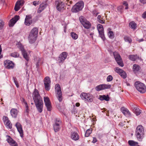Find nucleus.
<instances>
[{
	"mask_svg": "<svg viewBox=\"0 0 146 146\" xmlns=\"http://www.w3.org/2000/svg\"><path fill=\"white\" fill-rule=\"evenodd\" d=\"M32 97L37 109L39 113L43 110V102L38 90L35 88L32 94Z\"/></svg>",
	"mask_w": 146,
	"mask_h": 146,
	"instance_id": "f257e3e1",
	"label": "nucleus"
},
{
	"mask_svg": "<svg viewBox=\"0 0 146 146\" xmlns=\"http://www.w3.org/2000/svg\"><path fill=\"white\" fill-rule=\"evenodd\" d=\"M38 29L37 27L33 28L31 31L28 36L29 41L30 43L35 42L38 36Z\"/></svg>",
	"mask_w": 146,
	"mask_h": 146,
	"instance_id": "f03ea898",
	"label": "nucleus"
},
{
	"mask_svg": "<svg viewBox=\"0 0 146 146\" xmlns=\"http://www.w3.org/2000/svg\"><path fill=\"white\" fill-rule=\"evenodd\" d=\"M145 132L143 127L141 125H138L136 129L135 135L139 141H141L144 137Z\"/></svg>",
	"mask_w": 146,
	"mask_h": 146,
	"instance_id": "7ed1b4c3",
	"label": "nucleus"
},
{
	"mask_svg": "<svg viewBox=\"0 0 146 146\" xmlns=\"http://www.w3.org/2000/svg\"><path fill=\"white\" fill-rule=\"evenodd\" d=\"M84 6V3L83 1H79L72 7L71 11L72 12H78L82 10Z\"/></svg>",
	"mask_w": 146,
	"mask_h": 146,
	"instance_id": "20e7f679",
	"label": "nucleus"
},
{
	"mask_svg": "<svg viewBox=\"0 0 146 146\" xmlns=\"http://www.w3.org/2000/svg\"><path fill=\"white\" fill-rule=\"evenodd\" d=\"M135 87L136 89L141 93H144L146 91V87L143 83L139 82H135Z\"/></svg>",
	"mask_w": 146,
	"mask_h": 146,
	"instance_id": "39448f33",
	"label": "nucleus"
},
{
	"mask_svg": "<svg viewBox=\"0 0 146 146\" xmlns=\"http://www.w3.org/2000/svg\"><path fill=\"white\" fill-rule=\"evenodd\" d=\"M80 97L82 100L86 102H91L93 101V96L89 93L82 92L80 94Z\"/></svg>",
	"mask_w": 146,
	"mask_h": 146,
	"instance_id": "423d86ee",
	"label": "nucleus"
},
{
	"mask_svg": "<svg viewBox=\"0 0 146 146\" xmlns=\"http://www.w3.org/2000/svg\"><path fill=\"white\" fill-rule=\"evenodd\" d=\"M55 92L57 99L59 102H61L62 100V93L60 86L58 84L55 85Z\"/></svg>",
	"mask_w": 146,
	"mask_h": 146,
	"instance_id": "0eeeda50",
	"label": "nucleus"
},
{
	"mask_svg": "<svg viewBox=\"0 0 146 146\" xmlns=\"http://www.w3.org/2000/svg\"><path fill=\"white\" fill-rule=\"evenodd\" d=\"M113 54L114 58L118 64L121 66L123 67L124 66L123 63L120 55L116 52H113Z\"/></svg>",
	"mask_w": 146,
	"mask_h": 146,
	"instance_id": "6e6552de",
	"label": "nucleus"
},
{
	"mask_svg": "<svg viewBox=\"0 0 146 146\" xmlns=\"http://www.w3.org/2000/svg\"><path fill=\"white\" fill-rule=\"evenodd\" d=\"M43 82L45 90L47 91L49 90L50 87L51 82L49 77H46L44 79Z\"/></svg>",
	"mask_w": 146,
	"mask_h": 146,
	"instance_id": "1a4fd4ad",
	"label": "nucleus"
},
{
	"mask_svg": "<svg viewBox=\"0 0 146 146\" xmlns=\"http://www.w3.org/2000/svg\"><path fill=\"white\" fill-rule=\"evenodd\" d=\"M67 53L66 52H63L60 54L57 60L59 64L62 63L67 57Z\"/></svg>",
	"mask_w": 146,
	"mask_h": 146,
	"instance_id": "9d476101",
	"label": "nucleus"
},
{
	"mask_svg": "<svg viewBox=\"0 0 146 146\" xmlns=\"http://www.w3.org/2000/svg\"><path fill=\"white\" fill-rule=\"evenodd\" d=\"M110 84H100L96 86L95 90L98 91L106 89H109L111 87Z\"/></svg>",
	"mask_w": 146,
	"mask_h": 146,
	"instance_id": "9b49d317",
	"label": "nucleus"
},
{
	"mask_svg": "<svg viewBox=\"0 0 146 146\" xmlns=\"http://www.w3.org/2000/svg\"><path fill=\"white\" fill-rule=\"evenodd\" d=\"M44 101L47 110L49 111H51L52 107L49 98L48 97H44Z\"/></svg>",
	"mask_w": 146,
	"mask_h": 146,
	"instance_id": "f8f14e48",
	"label": "nucleus"
},
{
	"mask_svg": "<svg viewBox=\"0 0 146 146\" xmlns=\"http://www.w3.org/2000/svg\"><path fill=\"white\" fill-rule=\"evenodd\" d=\"M4 64L5 67L8 69H13L14 67V63L9 60L5 61Z\"/></svg>",
	"mask_w": 146,
	"mask_h": 146,
	"instance_id": "ddd939ff",
	"label": "nucleus"
},
{
	"mask_svg": "<svg viewBox=\"0 0 146 146\" xmlns=\"http://www.w3.org/2000/svg\"><path fill=\"white\" fill-rule=\"evenodd\" d=\"M115 71L117 73L119 74L120 75L124 78H125L126 77V72L123 70L120 69L118 67H116L115 69Z\"/></svg>",
	"mask_w": 146,
	"mask_h": 146,
	"instance_id": "4468645a",
	"label": "nucleus"
},
{
	"mask_svg": "<svg viewBox=\"0 0 146 146\" xmlns=\"http://www.w3.org/2000/svg\"><path fill=\"white\" fill-rule=\"evenodd\" d=\"M32 23V16L30 15H26L24 22L25 25L29 26L31 25Z\"/></svg>",
	"mask_w": 146,
	"mask_h": 146,
	"instance_id": "2eb2a0df",
	"label": "nucleus"
},
{
	"mask_svg": "<svg viewBox=\"0 0 146 146\" xmlns=\"http://www.w3.org/2000/svg\"><path fill=\"white\" fill-rule=\"evenodd\" d=\"M20 48L21 49V51L22 52V54L23 56V57L27 61V62H26V65L27 66L28 64L27 62L29 60V57L27 55V53L24 50L23 46H21Z\"/></svg>",
	"mask_w": 146,
	"mask_h": 146,
	"instance_id": "dca6fc26",
	"label": "nucleus"
},
{
	"mask_svg": "<svg viewBox=\"0 0 146 146\" xmlns=\"http://www.w3.org/2000/svg\"><path fill=\"white\" fill-rule=\"evenodd\" d=\"M8 138L7 139V141L8 143L11 146H18L17 143L11 137L9 136H7Z\"/></svg>",
	"mask_w": 146,
	"mask_h": 146,
	"instance_id": "f3484780",
	"label": "nucleus"
},
{
	"mask_svg": "<svg viewBox=\"0 0 146 146\" xmlns=\"http://www.w3.org/2000/svg\"><path fill=\"white\" fill-rule=\"evenodd\" d=\"M20 17L18 15H15L14 17L12 18L10 21L9 23V26L10 27L13 26L19 19Z\"/></svg>",
	"mask_w": 146,
	"mask_h": 146,
	"instance_id": "a211bd4d",
	"label": "nucleus"
},
{
	"mask_svg": "<svg viewBox=\"0 0 146 146\" xmlns=\"http://www.w3.org/2000/svg\"><path fill=\"white\" fill-rule=\"evenodd\" d=\"M64 7L65 5L64 3L60 1L58 2L57 4L56 8L58 11H61L64 9Z\"/></svg>",
	"mask_w": 146,
	"mask_h": 146,
	"instance_id": "6ab92c4d",
	"label": "nucleus"
},
{
	"mask_svg": "<svg viewBox=\"0 0 146 146\" xmlns=\"http://www.w3.org/2000/svg\"><path fill=\"white\" fill-rule=\"evenodd\" d=\"M19 133L20 136L23 137V131L22 129L21 124L19 122H17L15 125Z\"/></svg>",
	"mask_w": 146,
	"mask_h": 146,
	"instance_id": "aec40b11",
	"label": "nucleus"
},
{
	"mask_svg": "<svg viewBox=\"0 0 146 146\" xmlns=\"http://www.w3.org/2000/svg\"><path fill=\"white\" fill-rule=\"evenodd\" d=\"M61 122L59 119H56L55 120V132L59 131L61 128Z\"/></svg>",
	"mask_w": 146,
	"mask_h": 146,
	"instance_id": "412c9836",
	"label": "nucleus"
},
{
	"mask_svg": "<svg viewBox=\"0 0 146 146\" xmlns=\"http://www.w3.org/2000/svg\"><path fill=\"white\" fill-rule=\"evenodd\" d=\"M70 137L74 141H77L79 139V136L76 132L75 131L71 132Z\"/></svg>",
	"mask_w": 146,
	"mask_h": 146,
	"instance_id": "4be33fe9",
	"label": "nucleus"
},
{
	"mask_svg": "<svg viewBox=\"0 0 146 146\" xmlns=\"http://www.w3.org/2000/svg\"><path fill=\"white\" fill-rule=\"evenodd\" d=\"M98 99L102 101L105 100L106 101H108L109 100L110 98L108 95L106 96L104 95H99Z\"/></svg>",
	"mask_w": 146,
	"mask_h": 146,
	"instance_id": "5701e85b",
	"label": "nucleus"
},
{
	"mask_svg": "<svg viewBox=\"0 0 146 146\" xmlns=\"http://www.w3.org/2000/svg\"><path fill=\"white\" fill-rule=\"evenodd\" d=\"M141 69V68L138 64H134L133 65V70L135 73H137Z\"/></svg>",
	"mask_w": 146,
	"mask_h": 146,
	"instance_id": "b1692460",
	"label": "nucleus"
},
{
	"mask_svg": "<svg viewBox=\"0 0 146 146\" xmlns=\"http://www.w3.org/2000/svg\"><path fill=\"white\" fill-rule=\"evenodd\" d=\"M18 110L15 109H12L10 111L11 115L12 117L14 118L17 117L18 113Z\"/></svg>",
	"mask_w": 146,
	"mask_h": 146,
	"instance_id": "393cba45",
	"label": "nucleus"
},
{
	"mask_svg": "<svg viewBox=\"0 0 146 146\" xmlns=\"http://www.w3.org/2000/svg\"><path fill=\"white\" fill-rule=\"evenodd\" d=\"M46 7V5L45 4L42 3L40 4L39 8L38 9L37 12L38 13H40L44 10Z\"/></svg>",
	"mask_w": 146,
	"mask_h": 146,
	"instance_id": "a878e982",
	"label": "nucleus"
},
{
	"mask_svg": "<svg viewBox=\"0 0 146 146\" xmlns=\"http://www.w3.org/2000/svg\"><path fill=\"white\" fill-rule=\"evenodd\" d=\"M84 27L86 29H90L91 26L90 23L88 21L86 20L82 24Z\"/></svg>",
	"mask_w": 146,
	"mask_h": 146,
	"instance_id": "bb28decb",
	"label": "nucleus"
},
{
	"mask_svg": "<svg viewBox=\"0 0 146 146\" xmlns=\"http://www.w3.org/2000/svg\"><path fill=\"white\" fill-rule=\"evenodd\" d=\"M132 109L134 113L136 114L137 115H139L141 112V110L137 107L135 106H133V107H132Z\"/></svg>",
	"mask_w": 146,
	"mask_h": 146,
	"instance_id": "cd10ccee",
	"label": "nucleus"
},
{
	"mask_svg": "<svg viewBox=\"0 0 146 146\" xmlns=\"http://www.w3.org/2000/svg\"><path fill=\"white\" fill-rule=\"evenodd\" d=\"M121 110L123 113L125 115H129L130 114L128 110L124 107L121 108Z\"/></svg>",
	"mask_w": 146,
	"mask_h": 146,
	"instance_id": "c85d7f7f",
	"label": "nucleus"
},
{
	"mask_svg": "<svg viewBox=\"0 0 146 146\" xmlns=\"http://www.w3.org/2000/svg\"><path fill=\"white\" fill-rule=\"evenodd\" d=\"M128 143L130 146H137L138 145V143L133 140H129Z\"/></svg>",
	"mask_w": 146,
	"mask_h": 146,
	"instance_id": "c756f323",
	"label": "nucleus"
},
{
	"mask_svg": "<svg viewBox=\"0 0 146 146\" xmlns=\"http://www.w3.org/2000/svg\"><path fill=\"white\" fill-rule=\"evenodd\" d=\"M129 26L131 29L134 30L135 29L137 28V24L134 21H132L129 23Z\"/></svg>",
	"mask_w": 146,
	"mask_h": 146,
	"instance_id": "7c9ffc66",
	"label": "nucleus"
},
{
	"mask_svg": "<svg viewBox=\"0 0 146 146\" xmlns=\"http://www.w3.org/2000/svg\"><path fill=\"white\" fill-rule=\"evenodd\" d=\"M129 58L131 60L135 61L138 58V57L136 55H130L129 56Z\"/></svg>",
	"mask_w": 146,
	"mask_h": 146,
	"instance_id": "2f4dec72",
	"label": "nucleus"
},
{
	"mask_svg": "<svg viewBox=\"0 0 146 146\" xmlns=\"http://www.w3.org/2000/svg\"><path fill=\"white\" fill-rule=\"evenodd\" d=\"M92 128L87 129L85 133V136L86 137H88L92 132Z\"/></svg>",
	"mask_w": 146,
	"mask_h": 146,
	"instance_id": "473e14b6",
	"label": "nucleus"
},
{
	"mask_svg": "<svg viewBox=\"0 0 146 146\" xmlns=\"http://www.w3.org/2000/svg\"><path fill=\"white\" fill-rule=\"evenodd\" d=\"M97 28L98 32L104 31V28L102 25L98 24L97 26Z\"/></svg>",
	"mask_w": 146,
	"mask_h": 146,
	"instance_id": "72a5a7b5",
	"label": "nucleus"
},
{
	"mask_svg": "<svg viewBox=\"0 0 146 146\" xmlns=\"http://www.w3.org/2000/svg\"><path fill=\"white\" fill-rule=\"evenodd\" d=\"M71 36L72 38L74 40H76L78 37V35L74 32H72L71 33Z\"/></svg>",
	"mask_w": 146,
	"mask_h": 146,
	"instance_id": "f704fd0d",
	"label": "nucleus"
},
{
	"mask_svg": "<svg viewBox=\"0 0 146 146\" xmlns=\"http://www.w3.org/2000/svg\"><path fill=\"white\" fill-rule=\"evenodd\" d=\"M108 35L109 37L111 39H113L115 37V35L112 31H110L108 33Z\"/></svg>",
	"mask_w": 146,
	"mask_h": 146,
	"instance_id": "c9c22d12",
	"label": "nucleus"
},
{
	"mask_svg": "<svg viewBox=\"0 0 146 146\" xmlns=\"http://www.w3.org/2000/svg\"><path fill=\"white\" fill-rule=\"evenodd\" d=\"M124 39L125 41L131 43L132 42V40L131 38L127 36H125L124 37Z\"/></svg>",
	"mask_w": 146,
	"mask_h": 146,
	"instance_id": "e433bc0d",
	"label": "nucleus"
},
{
	"mask_svg": "<svg viewBox=\"0 0 146 146\" xmlns=\"http://www.w3.org/2000/svg\"><path fill=\"white\" fill-rule=\"evenodd\" d=\"M99 33L100 37L103 41H104L105 40V37L104 33V31L99 32Z\"/></svg>",
	"mask_w": 146,
	"mask_h": 146,
	"instance_id": "4c0bfd02",
	"label": "nucleus"
},
{
	"mask_svg": "<svg viewBox=\"0 0 146 146\" xmlns=\"http://www.w3.org/2000/svg\"><path fill=\"white\" fill-rule=\"evenodd\" d=\"M5 125L7 128L10 129H11L12 128V124L10 121H9L8 122L6 123Z\"/></svg>",
	"mask_w": 146,
	"mask_h": 146,
	"instance_id": "58836bf2",
	"label": "nucleus"
},
{
	"mask_svg": "<svg viewBox=\"0 0 146 146\" xmlns=\"http://www.w3.org/2000/svg\"><path fill=\"white\" fill-rule=\"evenodd\" d=\"M24 3V0H19L16 3H17V4L18 5L21 7L23 5Z\"/></svg>",
	"mask_w": 146,
	"mask_h": 146,
	"instance_id": "ea45409f",
	"label": "nucleus"
},
{
	"mask_svg": "<svg viewBox=\"0 0 146 146\" xmlns=\"http://www.w3.org/2000/svg\"><path fill=\"white\" fill-rule=\"evenodd\" d=\"M3 119L4 124H5L6 123L8 122L9 121H10L9 120L8 118L6 116H3Z\"/></svg>",
	"mask_w": 146,
	"mask_h": 146,
	"instance_id": "a19ab883",
	"label": "nucleus"
},
{
	"mask_svg": "<svg viewBox=\"0 0 146 146\" xmlns=\"http://www.w3.org/2000/svg\"><path fill=\"white\" fill-rule=\"evenodd\" d=\"M3 119L4 124H5L6 123L8 122L9 121H10L9 120L8 118L6 116H3Z\"/></svg>",
	"mask_w": 146,
	"mask_h": 146,
	"instance_id": "79ce46f5",
	"label": "nucleus"
},
{
	"mask_svg": "<svg viewBox=\"0 0 146 146\" xmlns=\"http://www.w3.org/2000/svg\"><path fill=\"white\" fill-rule=\"evenodd\" d=\"M17 3H15L14 8L15 10L16 11H18L19 10L21 7L18 5Z\"/></svg>",
	"mask_w": 146,
	"mask_h": 146,
	"instance_id": "37998d69",
	"label": "nucleus"
},
{
	"mask_svg": "<svg viewBox=\"0 0 146 146\" xmlns=\"http://www.w3.org/2000/svg\"><path fill=\"white\" fill-rule=\"evenodd\" d=\"M79 19L82 24L83 23H84L85 21H86L85 18L82 16H80L79 17Z\"/></svg>",
	"mask_w": 146,
	"mask_h": 146,
	"instance_id": "c03bdc74",
	"label": "nucleus"
},
{
	"mask_svg": "<svg viewBox=\"0 0 146 146\" xmlns=\"http://www.w3.org/2000/svg\"><path fill=\"white\" fill-rule=\"evenodd\" d=\"M10 56L14 57H19V54L16 52H14L11 54Z\"/></svg>",
	"mask_w": 146,
	"mask_h": 146,
	"instance_id": "a18cd8bd",
	"label": "nucleus"
},
{
	"mask_svg": "<svg viewBox=\"0 0 146 146\" xmlns=\"http://www.w3.org/2000/svg\"><path fill=\"white\" fill-rule=\"evenodd\" d=\"M13 79L14 80V82L16 86L18 88L19 86L17 80V79L13 77Z\"/></svg>",
	"mask_w": 146,
	"mask_h": 146,
	"instance_id": "49530a36",
	"label": "nucleus"
},
{
	"mask_svg": "<svg viewBox=\"0 0 146 146\" xmlns=\"http://www.w3.org/2000/svg\"><path fill=\"white\" fill-rule=\"evenodd\" d=\"M113 79V77L111 75L108 76L107 78V82H110Z\"/></svg>",
	"mask_w": 146,
	"mask_h": 146,
	"instance_id": "de8ad7c7",
	"label": "nucleus"
},
{
	"mask_svg": "<svg viewBox=\"0 0 146 146\" xmlns=\"http://www.w3.org/2000/svg\"><path fill=\"white\" fill-rule=\"evenodd\" d=\"M123 5L125 6V9H128V3H127V2L126 1H124L123 3Z\"/></svg>",
	"mask_w": 146,
	"mask_h": 146,
	"instance_id": "09e8293b",
	"label": "nucleus"
},
{
	"mask_svg": "<svg viewBox=\"0 0 146 146\" xmlns=\"http://www.w3.org/2000/svg\"><path fill=\"white\" fill-rule=\"evenodd\" d=\"M4 25V22L1 20H0V29H2Z\"/></svg>",
	"mask_w": 146,
	"mask_h": 146,
	"instance_id": "8fccbe9b",
	"label": "nucleus"
},
{
	"mask_svg": "<svg viewBox=\"0 0 146 146\" xmlns=\"http://www.w3.org/2000/svg\"><path fill=\"white\" fill-rule=\"evenodd\" d=\"M123 7L121 5L118 7L117 10L119 12H121L122 10H123Z\"/></svg>",
	"mask_w": 146,
	"mask_h": 146,
	"instance_id": "3c124183",
	"label": "nucleus"
},
{
	"mask_svg": "<svg viewBox=\"0 0 146 146\" xmlns=\"http://www.w3.org/2000/svg\"><path fill=\"white\" fill-rule=\"evenodd\" d=\"M33 5L35 6L37 5L40 3L39 1H34L33 2Z\"/></svg>",
	"mask_w": 146,
	"mask_h": 146,
	"instance_id": "603ef678",
	"label": "nucleus"
},
{
	"mask_svg": "<svg viewBox=\"0 0 146 146\" xmlns=\"http://www.w3.org/2000/svg\"><path fill=\"white\" fill-rule=\"evenodd\" d=\"M99 22L100 23L103 24L104 23L105 20H104L103 18H101V19L98 20Z\"/></svg>",
	"mask_w": 146,
	"mask_h": 146,
	"instance_id": "864d4df0",
	"label": "nucleus"
},
{
	"mask_svg": "<svg viewBox=\"0 0 146 146\" xmlns=\"http://www.w3.org/2000/svg\"><path fill=\"white\" fill-rule=\"evenodd\" d=\"M21 101L22 103L25 104V106L28 104L24 98H22Z\"/></svg>",
	"mask_w": 146,
	"mask_h": 146,
	"instance_id": "5fc2aeb1",
	"label": "nucleus"
},
{
	"mask_svg": "<svg viewBox=\"0 0 146 146\" xmlns=\"http://www.w3.org/2000/svg\"><path fill=\"white\" fill-rule=\"evenodd\" d=\"M97 141V140L96 137H93V140L92 141V142L94 143L96 142Z\"/></svg>",
	"mask_w": 146,
	"mask_h": 146,
	"instance_id": "6e6d98bb",
	"label": "nucleus"
},
{
	"mask_svg": "<svg viewBox=\"0 0 146 146\" xmlns=\"http://www.w3.org/2000/svg\"><path fill=\"white\" fill-rule=\"evenodd\" d=\"M142 17L143 19H145L146 18V11L143 13L142 15Z\"/></svg>",
	"mask_w": 146,
	"mask_h": 146,
	"instance_id": "4d7b16f0",
	"label": "nucleus"
},
{
	"mask_svg": "<svg viewBox=\"0 0 146 146\" xmlns=\"http://www.w3.org/2000/svg\"><path fill=\"white\" fill-rule=\"evenodd\" d=\"M25 108H26V109H25L26 111L27 112H28V111H29V106H28V104L27 105H25Z\"/></svg>",
	"mask_w": 146,
	"mask_h": 146,
	"instance_id": "13d9d810",
	"label": "nucleus"
},
{
	"mask_svg": "<svg viewBox=\"0 0 146 146\" xmlns=\"http://www.w3.org/2000/svg\"><path fill=\"white\" fill-rule=\"evenodd\" d=\"M140 1L141 3L143 4L146 3V0H140Z\"/></svg>",
	"mask_w": 146,
	"mask_h": 146,
	"instance_id": "bf43d9fd",
	"label": "nucleus"
},
{
	"mask_svg": "<svg viewBox=\"0 0 146 146\" xmlns=\"http://www.w3.org/2000/svg\"><path fill=\"white\" fill-rule=\"evenodd\" d=\"M137 40L138 41H139V42H140L143 41L144 39H143V38L140 39H138Z\"/></svg>",
	"mask_w": 146,
	"mask_h": 146,
	"instance_id": "052dcab7",
	"label": "nucleus"
},
{
	"mask_svg": "<svg viewBox=\"0 0 146 146\" xmlns=\"http://www.w3.org/2000/svg\"><path fill=\"white\" fill-rule=\"evenodd\" d=\"M76 106L77 107H79L80 106V104L79 103H77L76 104Z\"/></svg>",
	"mask_w": 146,
	"mask_h": 146,
	"instance_id": "680f3d73",
	"label": "nucleus"
},
{
	"mask_svg": "<svg viewBox=\"0 0 146 146\" xmlns=\"http://www.w3.org/2000/svg\"><path fill=\"white\" fill-rule=\"evenodd\" d=\"M39 66V64L38 62H37L36 64V67L37 68H38Z\"/></svg>",
	"mask_w": 146,
	"mask_h": 146,
	"instance_id": "e2e57ef3",
	"label": "nucleus"
},
{
	"mask_svg": "<svg viewBox=\"0 0 146 146\" xmlns=\"http://www.w3.org/2000/svg\"><path fill=\"white\" fill-rule=\"evenodd\" d=\"M94 33H90V36H91V37H92V38H93V35Z\"/></svg>",
	"mask_w": 146,
	"mask_h": 146,
	"instance_id": "0e129e2a",
	"label": "nucleus"
},
{
	"mask_svg": "<svg viewBox=\"0 0 146 146\" xmlns=\"http://www.w3.org/2000/svg\"><path fill=\"white\" fill-rule=\"evenodd\" d=\"M101 18H102L101 17V16L100 15H99L98 16V17H97V19H98V20L99 19H101Z\"/></svg>",
	"mask_w": 146,
	"mask_h": 146,
	"instance_id": "69168bd1",
	"label": "nucleus"
},
{
	"mask_svg": "<svg viewBox=\"0 0 146 146\" xmlns=\"http://www.w3.org/2000/svg\"><path fill=\"white\" fill-rule=\"evenodd\" d=\"M2 51V48L1 46L0 45V55L1 54V52Z\"/></svg>",
	"mask_w": 146,
	"mask_h": 146,
	"instance_id": "338daca9",
	"label": "nucleus"
},
{
	"mask_svg": "<svg viewBox=\"0 0 146 146\" xmlns=\"http://www.w3.org/2000/svg\"><path fill=\"white\" fill-rule=\"evenodd\" d=\"M108 113H106V115L107 116H109V111H108Z\"/></svg>",
	"mask_w": 146,
	"mask_h": 146,
	"instance_id": "774afa93",
	"label": "nucleus"
}]
</instances>
